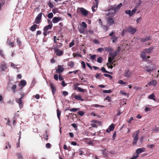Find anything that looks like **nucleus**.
I'll return each mask as SVG.
<instances>
[{"label":"nucleus","instance_id":"nucleus-1","mask_svg":"<svg viewBox=\"0 0 159 159\" xmlns=\"http://www.w3.org/2000/svg\"><path fill=\"white\" fill-rule=\"evenodd\" d=\"M123 6L122 3H120L117 6L116 5H111L109 6L107 9L105 10V12H108L105 15L106 16H109L110 15H115L116 12Z\"/></svg>","mask_w":159,"mask_h":159},{"label":"nucleus","instance_id":"nucleus-2","mask_svg":"<svg viewBox=\"0 0 159 159\" xmlns=\"http://www.w3.org/2000/svg\"><path fill=\"white\" fill-rule=\"evenodd\" d=\"M119 52V51L118 50L114 52H111L109 54V57L108 58V61L110 64H113V62H115L116 61L115 60L113 61L115 57L118 55Z\"/></svg>","mask_w":159,"mask_h":159},{"label":"nucleus","instance_id":"nucleus-3","mask_svg":"<svg viewBox=\"0 0 159 159\" xmlns=\"http://www.w3.org/2000/svg\"><path fill=\"white\" fill-rule=\"evenodd\" d=\"M115 34V32L114 31H112L109 34V36L111 37L110 39L112 40V42L113 43H116L118 41L119 38L118 37L116 36Z\"/></svg>","mask_w":159,"mask_h":159},{"label":"nucleus","instance_id":"nucleus-4","mask_svg":"<svg viewBox=\"0 0 159 159\" xmlns=\"http://www.w3.org/2000/svg\"><path fill=\"white\" fill-rule=\"evenodd\" d=\"M139 132V130H138L135 132L134 133L132 134V136L133 138V144L134 145H135L137 143Z\"/></svg>","mask_w":159,"mask_h":159},{"label":"nucleus","instance_id":"nucleus-5","mask_svg":"<svg viewBox=\"0 0 159 159\" xmlns=\"http://www.w3.org/2000/svg\"><path fill=\"white\" fill-rule=\"evenodd\" d=\"M63 45V44L62 43H58L53 46L51 48V49H53L54 50L59 49L60 48L62 47Z\"/></svg>","mask_w":159,"mask_h":159},{"label":"nucleus","instance_id":"nucleus-6","mask_svg":"<svg viewBox=\"0 0 159 159\" xmlns=\"http://www.w3.org/2000/svg\"><path fill=\"white\" fill-rule=\"evenodd\" d=\"M27 84L26 81L24 80H21L20 82L18 84V86L20 87L19 90L21 91L23 87L25 86Z\"/></svg>","mask_w":159,"mask_h":159},{"label":"nucleus","instance_id":"nucleus-7","mask_svg":"<svg viewBox=\"0 0 159 159\" xmlns=\"http://www.w3.org/2000/svg\"><path fill=\"white\" fill-rule=\"evenodd\" d=\"M54 53L56 54V55L58 57H60L64 54V51L58 49L54 50Z\"/></svg>","mask_w":159,"mask_h":159},{"label":"nucleus","instance_id":"nucleus-8","mask_svg":"<svg viewBox=\"0 0 159 159\" xmlns=\"http://www.w3.org/2000/svg\"><path fill=\"white\" fill-rule=\"evenodd\" d=\"M79 11L82 15L84 16H86L88 15V11L83 8H79Z\"/></svg>","mask_w":159,"mask_h":159},{"label":"nucleus","instance_id":"nucleus-9","mask_svg":"<svg viewBox=\"0 0 159 159\" xmlns=\"http://www.w3.org/2000/svg\"><path fill=\"white\" fill-rule=\"evenodd\" d=\"M127 31L131 34H133L136 31V30L135 28L132 27H129L127 28Z\"/></svg>","mask_w":159,"mask_h":159},{"label":"nucleus","instance_id":"nucleus-10","mask_svg":"<svg viewBox=\"0 0 159 159\" xmlns=\"http://www.w3.org/2000/svg\"><path fill=\"white\" fill-rule=\"evenodd\" d=\"M132 75V72L128 69L126 70L124 73V76L127 78H129Z\"/></svg>","mask_w":159,"mask_h":159},{"label":"nucleus","instance_id":"nucleus-11","mask_svg":"<svg viewBox=\"0 0 159 159\" xmlns=\"http://www.w3.org/2000/svg\"><path fill=\"white\" fill-rule=\"evenodd\" d=\"M42 13H39L36 17L35 19V23L37 24H39L40 22V20L41 19Z\"/></svg>","mask_w":159,"mask_h":159},{"label":"nucleus","instance_id":"nucleus-12","mask_svg":"<svg viewBox=\"0 0 159 159\" xmlns=\"http://www.w3.org/2000/svg\"><path fill=\"white\" fill-rule=\"evenodd\" d=\"M62 20L61 17H54L52 20V21L54 23H56L59 21Z\"/></svg>","mask_w":159,"mask_h":159},{"label":"nucleus","instance_id":"nucleus-13","mask_svg":"<svg viewBox=\"0 0 159 159\" xmlns=\"http://www.w3.org/2000/svg\"><path fill=\"white\" fill-rule=\"evenodd\" d=\"M64 68L61 65H58V68L56 70V72L57 73H60L64 71Z\"/></svg>","mask_w":159,"mask_h":159},{"label":"nucleus","instance_id":"nucleus-14","mask_svg":"<svg viewBox=\"0 0 159 159\" xmlns=\"http://www.w3.org/2000/svg\"><path fill=\"white\" fill-rule=\"evenodd\" d=\"M107 24L110 25H111L112 24L115 23V22L113 18L111 17H109L107 18Z\"/></svg>","mask_w":159,"mask_h":159},{"label":"nucleus","instance_id":"nucleus-15","mask_svg":"<svg viewBox=\"0 0 159 159\" xmlns=\"http://www.w3.org/2000/svg\"><path fill=\"white\" fill-rule=\"evenodd\" d=\"M50 86L51 89L52 93L54 95L55 94L56 92V89L54 86V84L52 83H50Z\"/></svg>","mask_w":159,"mask_h":159},{"label":"nucleus","instance_id":"nucleus-16","mask_svg":"<svg viewBox=\"0 0 159 159\" xmlns=\"http://www.w3.org/2000/svg\"><path fill=\"white\" fill-rule=\"evenodd\" d=\"M16 102L19 104V107L20 108H21L23 107V103L22 102V99L20 98H16Z\"/></svg>","mask_w":159,"mask_h":159},{"label":"nucleus","instance_id":"nucleus-17","mask_svg":"<svg viewBox=\"0 0 159 159\" xmlns=\"http://www.w3.org/2000/svg\"><path fill=\"white\" fill-rule=\"evenodd\" d=\"M144 70L146 71L149 73H151L153 70L151 69V68L149 66H146L144 68Z\"/></svg>","mask_w":159,"mask_h":159},{"label":"nucleus","instance_id":"nucleus-18","mask_svg":"<svg viewBox=\"0 0 159 159\" xmlns=\"http://www.w3.org/2000/svg\"><path fill=\"white\" fill-rule=\"evenodd\" d=\"M157 81L155 80H152V81L149 82L148 84L149 85H153L155 86L157 84Z\"/></svg>","mask_w":159,"mask_h":159},{"label":"nucleus","instance_id":"nucleus-19","mask_svg":"<svg viewBox=\"0 0 159 159\" xmlns=\"http://www.w3.org/2000/svg\"><path fill=\"white\" fill-rule=\"evenodd\" d=\"M140 57L143 60L146 59V53L144 52H142L140 54Z\"/></svg>","mask_w":159,"mask_h":159},{"label":"nucleus","instance_id":"nucleus-20","mask_svg":"<svg viewBox=\"0 0 159 159\" xmlns=\"http://www.w3.org/2000/svg\"><path fill=\"white\" fill-rule=\"evenodd\" d=\"M75 98L78 100L83 101H84V99L82 98V97L81 95H75L74 97Z\"/></svg>","mask_w":159,"mask_h":159},{"label":"nucleus","instance_id":"nucleus-21","mask_svg":"<svg viewBox=\"0 0 159 159\" xmlns=\"http://www.w3.org/2000/svg\"><path fill=\"white\" fill-rule=\"evenodd\" d=\"M111 52L113 51L112 48L109 47H105L104 48V52Z\"/></svg>","mask_w":159,"mask_h":159},{"label":"nucleus","instance_id":"nucleus-22","mask_svg":"<svg viewBox=\"0 0 159 159\" xmlns=\"http://www.w3.org/2000/svg\"><path fill=\"white\" fill-rule=\"evenodd\" d=\"M75 90H77L78 91L84 92L86 90V89H83L80 87L76 86L75 87Z\"/></svg>","mask_w":159,"mask_h":159},{"label":"nucleus","instance_id":"nucleus-23","mask_svg":"<svg viewBox=\"0 0 159 159\" xmlns=\"http://www.w3.org/2000/svg\"><path fill=\"white\" fill-rule=\"evenodd\" d=\"M145 151V149L144 148H139L137 149L136 151V152L137 154L144 152Z\"/></svg>","mask_w":159,"mask_h":159},{"label":"nucleus","instance_id":"nucleus-24","mask_svg":"<svg viewBox=\"0 0 159 159\" xmlns=\"http://www.w3.org/2000/svg\"><path fill=\"white\" fill-rule=\"evenodd\" d=\"M52 24H51L50 25H48L46 26L44 28V30H45L46 31H47L49 29L51 30L52 28Z\"/></svg>","mask_w":159,"mask_h":159},{"label":"nucleus","instance_id":"nucleus-25","mask_svg":"<svg viewBox=\"0 0 159 159\" xmlns=\"http://www.w3.org/2000/svg\"><path fill=\"white\" fill-rule=\"evenodd\" d=\"M141 41L143 43L147 41L150 39V36L146 37L145 39L141 38L140 39Z\"/></svg>","mask_w":159,"mask_h":159},{"label":"nucleus","instance_id":"nucleus-26","mask_svg":"<svg viewBox=\"0 0 159 159\" xmlns=\"http://www.w3.org/2000/svg\"><path fill=\"white\" fill-rule=\"evenodd\" d=\"M67 65L69 67L72 68L74 66V62L73 61H68L67 63Z\"/></svg>","mask_w":159,"mask_h":159},{"label":"nucleus","instance_id":"nucleus-27","mask_svg":"<svg viewBox=\"0 0 159 159\" xmlns=\"http://www.w3.org/2000/svg\"><path fill=\"white\" fill-rule=\"evenodd\" d=\"M153 48L151 47L148 49H144L145 52L147 53H150L153 50Z\"/></svg>","mask_w":159,"mask_h":159},{"label":"nucleus","instance_id":"nucleus-28","mask_svg":"<svg viewBox=\"0 0 159 159\" xmlns=\"http://www.w3.org/2000/svg\"><path fill=\"white\" fill-rule=\"evenodd\" d=\"M37 26L38 25L36 24H34L33 25L31 26L30 28V30L32 31H34L37 28Z\"/></svg>","mask_w":159,"mask_h":159},{"label":"nucleus","instance_id":"nucleus-29","mask_svg":"<svg viewBox=\"0 0 159 159\" xmlns=\"http://www.w3.org/2000/svg\"><path fill=\"white\" fill-rule=\"evenodd\" d=\"M85 28L82 27V26L79 28V30L80 33L81 34H84L85 32Z\"/></svg>","mask_w":159,"mask_h":159},{"label":"nucleus","instance_id":"nucleus-30","mask_svg":"<svg viewBox=\"0 0 159 159\" xmlns=\"http://www.w3.org/2000/svg\"><path fill=\"white\" fill-rule=\"evenodd\" d=\"M0 68L1 69L2 71H4L7 68L6 64L5 63L2 64L0 66Z\"/></svg>","mask_w":159,"mask_h":159},{"label":"nucleus","instance_id":"nucleus-31","mask_svg":"<svg viewBox=\"0 0 159 159\" xmlns=\"http://www.w3.org/2000/svg\"><path fill=\"white\" fill-rule=\"evenodd\" d=\"M45 133L46 134V135L44 136L43 137V138L45 140L48 141V139L49 135L48 134V132L47 130H45Z\"/></svg>","mask_w":159,"mask_h":159},{"label":"nucleus","instance_id":"nucleus-32","mask_svg":"<svg viewBox=\"0 0 159 159\" xmlns=\"http://www.w3.org/2000/svg\"><path fill=\"white\" fill-rule=\"evenodd\" d=\"M155 97L154 94L152 93L148 97V98L150 99H153L154 101H156V99L155 98Z\"/></svg>","mask_w":159,"mask_h":159},{"label":"nucleus","instance_id":"nucleus-33","mask_svg":"<svg viewBox=\"0 0 159 159\" xmlns=\"http://www.w3.org/2000/svg\"><path fill=\"white\" fill-rule=\"evenodd\" d=\"M57 115L58 118L60 120V116L61 115V111L58 108L57 110Z\"/></svg>","mask_w":159,"mask_h":159},{"label":"nucleus","instance_id":"nucleus-34","mask_svg":"<svg viewBox=\"0 0 159 159\" xmlns=\"http://www.w3.org/2000/svg\"><path fill=\"white\" fill-rule=\"evenodd\" d=\"M114 129V125L113 124H112L109 127V130L110 131H113Z\"/></svg>","mask_w":159,"mask_h":159},{"label":"nucleus","instance_id":"nucleus-35","mask_svg":"<svg viewBox=\"0 0 159 159\" xmlns=\"http://www.w3.org/2000/svg\"><path fill=\"white\" fill-rule=\"evenodd\" d=\"M94 5L92 7V11L93 12L95 11L96 10L98 6H96V5H95V3H94Z\"/></svg>","mask_w":159,"mask_h":159},{"label":"nucleus","instance_id":"nucleus-36","mask_svg":"<svg viewBox=\"0 0 159 159\" xmlns=\"http://www.w3.org/2000/svg\"><path fill=\"white\" fill-rule=\"evenodd\" d=\"M67 110L69 109L70 111L74 112L76 111H77L79 109L77 108H71L70 109H68V108H67Z\"/></svg>","mask_w":159,"mask_h":159},{"label":"nucleus","instance_id":"nucleus-37","mask_svg":"<svg viewBox=\"0 0 159 159\" xmlns=\"http://www.w3.org/2000/svg\"><path fill=\"white\" fill-rule=\"evenodd\" d=\"M139 157V155L138 154H136L135 155H134L130 159H136Z\"/></svg>","mask_w":159,"mask_h":159},{"label":"nucleus","instance_id":"nucleus-38","mask_svg":"<svg viewBox=\"0 0 159 159\" xmlns=\"http://www.w3.org/2000/svg\"><path fill=\"white\" fill-rule=\"evenodd\" d=\"M101 70L103 72L111 74V73L107 71L104 67H102L101 68Z\"/></svg>","mask_w":159,"mask_h":159},{"label":"nucleus","instance_id":"nucleus-39","mask_svg":"<svg viewBox=\"0 0 159 159\" xmlns=\"http://www.w3.org/2000/svg\"><path fill=\"white\" fill-rule=\"evenodd\" d=\"M53 14L52 12L49 13L48 15V17L50 19L52 18L53 17Z\"/></svg>","mask_w":159,"mask_h":159},{"label":"nucleus","instance_id":"nucleus-40","mask_svg":"<svg viewBox=\"0 0 159 159\" xmlns=\"http://www.w3.org/2000/svg\"><path fill=\"white\" fill-rule=\"evenodd\" d=\"M103 58L102 57H99L97 60V61L98 62L101 63H102Z\"/></svg>","mask_w":159,"mask_h":159},{"label":"nucleus","instance_id":"nucleus-41","mask_svg":"<svg viewBox=\"0 0 159 159\" xmlns=\"http://www.w3.org/2000/svg\"><path fill=\"white\" fill-rule=\"evenodd\" d=\"M152 131H154V132L156 131L157 132H159V128L156 127L152 129Z\"/></svg>","mask_w":159,"mask_h":159},{"label":"nucleus","instance_id":"nucleus-42","mask_svg":"<svg viewBox=\"0 0 159 159\" xmlns=\"http://www.w3.org/2000/svg\"><path fill=\"white\" fill-rule=\"evenodd\" d=\"M16 89V84H14L11 88V89H12L13 92L14 93H15L16 92L15 90Z\"/></svg>","mask_w":159,"mask_h":159},{"label":"nucleus","instance_id":"nucleus-43","mask_svg":"<svg viewBox=\"0 0 159 159\" xmlns=\"http://www.w3.org/2000/svg\"><path fill=\"white\" fill-rule=\"evenodd\" d=\"M125 12L126 14H128L130 17L131 16V11L130 10H126L125 11Z\"/></svg>","mask_w":159,"mask_h":159},{"label":"nucleus","instance_id":"nucleus-44","mask_svg":"<svg viewBox=\"0 0 159 159\" xmlns=\"http://www.w3.org/2000/svg\"><path fill=\"white\" fill-rule=\"evenodd\" d=\"M102 27L103 30L105 31H107L108 29V28L107 25H103L102 26Z\"/></svg>","mask_w":159,"mask_h":159},{"label":"nucleus","instance_id":"nucleus-45","mask_svg":"<svg viewBox=\"0 0 159 159\" xmlns=\"http://www.w3.org/2000/svg\"><path fill=\"white\" fill-rule=\"evenodd\" d=\"M79 71H80V70H75L73 71H69L68 73L69 74H71V73H74V74H76V73H77Z\"/></svg>","mask_w":159,"mask_h":159},{"label":"nucleus","instance_id":"nucleus-46","mask_svg":"<svg viewBox=\"0 0 159 159\" xmlns=\"http://www.w3.org/2000/svg\"><path fill=\"white\" fill-rule=\"evenodd\" d=\"M21 138V135L20 134L19 136V142L18 143H16L17 145V148H19L20 147V139Z\"/></svg>","mask_w":159,"mask_h":159},{"label":"nucleus","instance_id":"nucleus-47","mask_svg":"<svg viewBox=\"0 0 159 159\" xmlns=\"http://www.w3.org/2000/svg\"><path fill=\"white\" fill-rule=\"evenodd\" d=\"M137 10V9L135 8L133 9L131 11V16L133 15L135 12V11H136Z\"/></svg>","mask_w":159,"mask_h":159},{"label":"nucleus","instance_id":"nucleus-48","mask_svg":"<svg viewBox=\"0 0 159 159\" xmlns=\"http://www.w3.org/2000/svg\"><path fill=\"white\" fill-rule=\"evenodd\" d=\"M97 51L98 52H101L102 51L104 52V48H99L97 49Z\"/></svg>","mask_w":159,"mask_h":159},{"label":"nucleus","instance_id":"nucleus-49","mask_svg":"<svg viewBox=\"0 0 159 159\" xmlns=\"http://www.w3.org/2000/svg\"><path fill=\"white\" fill-rule=\"evenodd\" d=\"M82 27H83L85 29L87 28V25L84 22H82Z\"/></svg>","mask_w":159,"mask_h":159},{"label":"nucleus","instance_id":"nucleus-50","mask_svg":"<svg viewBox=\"0 0 159 159\" xmlns=\"http://www.w3.org/2000/svg\"><path fill=\"white\" fill-rule=\"evenodd\" d=\"M118 83L119 84H128L126 82H124L122 80H120L119 81Z\"/></svg>","mask_w":159,"mask_h":159},{"label":"nucleus","instance_id":"nucleus-51","mask_svg":"<svg viewBox=\"0 0 159 159\" xmlns=\"http://www.w3.org/2000/svg\"><path fill=\"white\" fill-rule=\"evenodd\" d=\"M81 64L83 68H85L86 67V65L85 62L84 61H82Z\"/></svg>","mask_w":159,"mask_h":159},{"label":"nucleus","instance_id":"nucleus-52","mask_svg":"<svg viewBox=\"0 0 159 159\" xmlns=\"http://www.w3.org/2000/svg\"><path fill=\"white\" fill-rule=\"evenodd\" d=\"M103 92L104 93H110L111 92V90H103Z\"/></svg>","mask_w":159,"mask_h":159},{"label":"nucleus","instance_id":"nucleus-53","mask_svg":"<svg viewBox=\"0 0 159 159\" xmlns=\"http://www.w3.org/2000/svg\"><path fill=\"white\" fill-rule=\"evenodd\" d=\"M18 159H23V157L20 153H18L17 154Z\"/></svg>","mask_w":159,"mask_h":159},{"label":"nucleus","instance_id":"nucleus-54","mask_svg":"<svg viewBox=\"0 0 159 159\" xmlns=\"http://www.w3.org/2000/svg\"><path fill=\"white\" fill-rule=\"evenodd\" d=\"M74 45V41L72 40V42L69 44V47H71L73 46Z\"/></svg>","mask_w":159,"mask_h":159},{"label":"nucleus","instance_id":"nucleus-55","mask_svg":"<svg viewBox=\"0 0 159 159\" xmlns=\"http://www.w3.org/2000/svg\"><path fill=\"white\" fill-rule=\"evenodd\" d=\"M147 147L148 148H152L155 147L154 144H148L147 145Z\"/></svg>","mask_w":159,"mask_h":159},{"label":"nucleus","instance_id":"nucleus-56","mask_svg":"<svg viewBox=\"0 0 159 159\" xmlns=\"http://www.w3.org/2000/svg\"><path fill=\"white\" fill-rule=\"evenodd\" d=\"M48 5L49 7L50 8H52L54 7L53 4L51 3L50 2H49Z\"/></svg>","mask_w":159,"mask_h":159},{"label":"nucleus","instance_id":"nucleus-57","mask_svg":"<svg viewBox=\"0 0 159 159\" xmlns=\"http://www.w3.org/2000/svg\"><path fill=\"white\" fill-rule=\"evenodd\" d=\"M93 107H104V106H102L100 105H99L97 104H94L93 105Z\"/></svg>","mask_w":159,"mask_h":159},{"label":"nucleus","instance_id":"nucleus-58","mask_svg":"<svg viewBox=\"0 0 159 159\" xmlns=\"http://www.w3.org/2000/svg\"><path fill=\"white\" fill-rule=\"evenodd\" d=\"M62 94L63 96H66L68 95V92L66 91H63Z\"/></svg>","mask_w":159,"mask_h":159},{"label":"nucleus","instance_id":"nucleus-59","mask_svg":"<svg viewBox=\"0 0 159 159\" xmlns=\"http://www.w3.org/2000/svg\"><path fill=\"white\" fill-rule=\"evenodd\" d=\"M51 146V144L49 143H48L46 144V147L48 148H50Z\"/></svg>","mask_w":159,"mask_h":159},{"label":"nucleus","instance_id":"nucleus-60","mask_svg":"<svg viewBox=\"0 0 159 159\" xmlns=\"http://www.w3.org/2000/svg\"><path fill=\"white\" fill-rule=\"evenodd\" d=\"M78 113L79 115L81 116H83L84 114V112L82 111H79L78 112Z\"/></svg>","mask_w":159,"mask_h":159},{"label":"nucleus","instance_id":"nucleus-61","mask_svg":"<svg viewBox=\"0 0 159 159\" xmlns=\"http://www.w3.org/2000/svg\"><path fill=\"white\" fill-rule=\"evenodd\" d=\"M105 99L107 100L109 102H111V98L110 96H107Z\"/></svg>","mask_w":159,"mask_h":159},{"label":"nucleus","instance_id":"nucleus-62","mask_svg":"<svg viewBox=\"0 0 159 159\" xmlns=\"http://www.w3.org/2000/svg\"><path fill=\"white\" fill-rule=\"evenodd\" d=\"M54 79L56 80H58V75L57 74H55L54 75Z\"/></svg>","mask_w":159,"mask_h":159},{"label":"nucleus","instance_id":"nucleus-63","mask_svg":"<svg viewBox=\"0 0 159 159\" xmlns=\"http://www.w3.org/2000/svg\"><path fill=\"white\" fill-rule=\"evenodd\" d=\"M8 44L9 46H11V47H13L14 45V42H10L8 43Z\"/></svg>","mask_w":159,"mask_h":159},{"label":"nucleus","instance_id":"nucleus-64","mask_svg":"<svg viewBox=\"0 0 159 159\" xmlns=\"http://www.w3.org/2000/svg\"><path fill=\"white\" fill-rule=\"evenodd\" d=\"M101 75V73H97L96 75H95L96 78L97 79H100L99 76Z\"/></svg>","mask_w":159,"mask_h":159}]
</instances>
